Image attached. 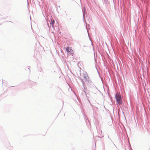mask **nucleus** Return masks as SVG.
<instances>
[{
  "mask_svg": "<svg viewBox=\"0 0 150 150\" xmlns=\"http://www.w3.org/2000/svg\"><path fill=\"white\" fill-rule=\"evenodd\" d=\"M115 97L117 103L119 104H121L122 102V100L120 94L117 93L115 95Z\"/></svg>",
  "mask_w": 150,
  "mask_h": 150,
  "instance_id": "1",
  "label": "nucleus"
},
{
  "mask_svg": "<svg viewBox=\"0 0 150 150\" xmlns=\"http://www.w3.org/2000/svg\"><path fill=\"white\" fill-rule=\"evenodd\" d=\"M82 75L86 80L88 82L89 81V79L87 73L86 72H84L83 73Z\"/></svg>",
  "mask_w": 150,
  "mask_h": 150,
  "instance_id": "2",
  "label": "nucleus"
},
{
  "mask_svg": "<svg viewBox=\"0 0 150 150\" xmlns=\"http://www.w3.org/2000/svg\"><path fill=\"white\" fill-rule=\"evenodd\" d=\"M66 50L69 53L72 54V55L74 54V52L73 50L72 47H67L66 48Z\"/></svg>",
  "mask_w": 150,
  "mask_h": 150,
  "instance_id": "3",
  "label": "nucleus"
},
{
  "mask_svg": "<svg viewBox=\"0 0 150 150\" xmlns=\"http://www.w3.org/2000/svg\"><path fill=\"white\" fill-rule=\"evenodd\" d=\"M54 21L53 19H51L50 22V24L51 25L53 28L54 27Z\"/></svg>",
  "mask_w": 150,
  "mask_h": 150,
  "instance_id": "4",
  "label": "nucleus"
}]
</instances>
